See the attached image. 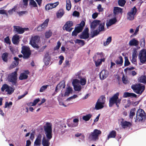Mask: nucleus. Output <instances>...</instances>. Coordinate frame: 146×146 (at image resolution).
Returning <instances> with one entry per match:
<instances>
[{
  "instance_id": "obj_61",
  "label": "nucleus",
  "mask_w": 146,
  "mask_h": 146,
  "mask_svg": "<svg viewBox=\"0 0 146 146\" xmlns=\"http://www.w3.org/2000/svg\"><path fill=\"white\" fill-rule=\"evenodd\" d=\"M137 50L136 49H134L132 53V57L137 58Z\"/></svg>"
},
{
  "instance_id": "obj_46",
  "label": "nucleus",
  "mask_w": 146,
  "mask_h": 146,
  "mask_svg": "<svg viewBox=\"0 0 146 146\" xmlns=\"http://www.w3.org/2000/svg\"><path fill=\"white\" fill-rule=\"evenodd\" d=\"M29 5L34 7H37L36 3L34 0H30Z\"/></svg>"
},
{
  "instance_id": "obj_16",
  "label": "nucleus",
  "mask_w": 146,
  "mask_h": 146,
  "mask_svg": "<svg viewBox=\"0 0 146 146\" xmlns=\"http://www.w3.org/2000/svg\"><path fill=\"white\" fill-rule=\"evenodd\" d=\"M59 4V2L57 1L54 3H49L47 4L45 7V9L49 10L52 8L56 7Z\"/></svg>"
},
{
  "instance_id": "obj_45",
  "label": "nucleus",
  "mask_w": 146,
  "mask_h": 146,
  "mask_svg": "<svg viewBox=\"0 0 146 146\" xmlns=\"http://www.w3.org/2000/svg\"><path fill=\"white\" fill-rule=\"evenodd\" d=\"M49 20L48 19H46L43 23L41 25L43 28L44 29L47 26L48 23L49 22Z\"/></svg>"
},
{
  "instance_id": "obj_4",
  "label": "nucleus",
  "mask_w": 146,
  "mask_h": 146,
  "mask_svg": "<svg viewBox=\"0 0 146 146\" xmlns=\"http://www.w3.org/2000/svg\"><path fill=\"white\" fill-rule=\"evenodd\" d=\"M101 131L98 129H95L91 132L89 136V139L90 140L96 141L99 139V137L101 134Z\"/></svg>"
},
{
  "instance_id": "obj_28",
  "label": "nucleus",
  "mask_w": 146,
  "mask_h": 146,
  "mask_svg": "<svg viewBox=\"0 0 146 146\" xmlns=\"http://www.w3.org/2000/svg\"><path fill=\"white\" fill-rule=\"evenodd\" d=\"M64 13L63 9H60L58 10L56 13V16L58 18H61L63 15Z\"/></svg>"
},
{
  "instance_id": "obj_39",
  "label": "nucleus",
  "mask_w": 146,
  "mask_h": 146,
  "mask_svg": "<svg viewBox=\"0 0 146 146\" xmlns=\"http://www.w3.org/2000/svg\"><path fill=\"white\" fill-rule=\"evenodd\" d=\"M135 108H132L131 110L129 115L130 118L131 119L133 118V117L135 115Z\"/></svg>"
},
{
  "instance_id": "obj_42",
  "label": "nucleus",
  "mask_w": 146,
  "mask_h": 146,
  "mask_svg": "<svg viewBox=\"0 0 146 146\" xmlns=\"http://www.w3.org/2000/svg\"><path fill=\"white\" fill-rule=\"evenodd\" d=\"M105 61L104 58H102L100 59H98L97 61H95V65L96 66H98L100 65L102 62H104Z\"/></svg>"
},
{
  "instance_id": "obj_27",
  "label": "nucleus",
  "mask_w": 146,
  "mask_h": 146,
  "mask_svg": "<svg viewBox=\"0 0 146 146\" xmlns=\"http://www.w3.org/2000/svg\"><path fill=\"white\" fill-rule=\"evenodd\" d=\"M59 75L58 73L53 76L51 80L52 82L54 83L59 79Z\"/></svg>"
},
{
  "instance_id": "obj_31",
  "label": "nucleus",
  "mask_w": 146,
  "mask_h": 146,
  "mask_svg": "<svg viewBox=\"0 0 146 146\" xmlns=\"http://www.w3.org/2000/svg\"><path fill=\"white\" fill-rule=\"evenodd\" d=\"M116 135V132L115 131L113 130L111 131L108 136V139L110 138H115Z\"/></svg>"
},
{
  "instance_id": "obj_14",
  "label": "nucleus",
  "mask_w": 146,
  "mask_h": 146,
  "mask_svg": "<svg viewBox=\"0 0 146 146\" xmlns=\"http://www.w3.org/2000/svg\"><path fill=\"white\" fill-rule=\"evenodd\" d=\"M109 72L106 70H103L100 73V79L103 80L106 79L108 76Z\"/></svg>"
},
{
  "instance_id": "obj_9",
  "label": "nucleus",
  "mask_w": 146,
  "mask_h": 146,
  "mask_svg": "<svg viewBox=\"0 0 146 146\" xmlns=\"http://www.w3.org/2000/svg\"><path fill=\"white\" fill-rule=\"evenodd\" d=\"M138 58L141 63L142 64L146 62V50L142 49L140 50L138 56Z\"/></svg>"
},
{
  "instance_id": "obj_17",
  "label": "nucleus",
  "mask_w": 146,
  "mask_h": 146,
  "mask_svg": "<svg viewBox=\"0 0 146 146\" xmlns=\"http://www.w3.org/2000/svg\"><path fill=\"white\" fill-rule=\"evenodd\" d=\"M88 31V28H86L85 29L82 33L80 35V38H81L83 39L88 38L89 37Z\"/></svg>"
},
{
  "instance_id": "obj_32",
  "label": "nucleus",
  "mask_w": 146,
  "mask_h": 146,
  "mask_svg": "<svg viewBox=\"0 0 146 146\" xmlns=\"http://www.w3.org/2000/svg\"><path fill=\"white\" fill-rule=\"evenodd\" d=\"M92 116V115L91 114H88L82 117L83 119L85 121H89Z\"/></svg>"
},
{
  "instance_id": "obj_36",
  "label": "nucleus",
  "mask_w": 146,
  "mask_h": 146,
  "mask_svg": "<svg viewBox=\"0 0 146 146\" xmlns=\"http://www.w3.org/2000/svg\"><path fill=\"white\" fill-rule=\"evenodd\" d=\"M121 12L122 9L121 8L118 7H114L113 12L115 14L121 13Z\"/></svg>"
},
{
  "instance_id": "obj_38",
  "label": "nucleus",
  "mask_w": 146,
  "mask_h": 146,
  "mask_svg": "<svg viewBox=\"0 0 146 146\" xmlns=\"http://www.w3.org/2000/svg\"><path fill=\"white\" fill-rule=\"evenodd\" d=\"M105 97L104 96H102L100 97L98 100L97 102L99 103L102 104L104 105H105Z\"/></svg>"
},
{
  "instance_id": "obj_11",
  "label": "nucleus",
  "mask_w": 146,
  "mask_h": 146,
  "mask_svg": "<svg viewBox=\"0 0 146 146\" xmlns=\"http://www.w3.org/2000/svg\"><path fill=\"white\" fill-rule=\"evenodd\" d=\"M79 83L80 81L77 79H75L73 81L72 83L76 91L79 92L82 89L81 86L79 84Z\"/></svg>"
},
{
  "instance_id": "obj_19",
  "label": "nucleus",
  "mask_w": 146,
  "mask_h": 146,
  "mask_svg": "<svg viewBox=\"0 0 146 146\" xmlns=\"http://www.w3.org/2000/svg\"><path fill=\"white\" fill-rule=\"evenodd\" d=\"M65 85L64 81L63 80L58 84L55 89V92H57L59 90L62 88H64L65 87Z\"/></svg>"
},
{
  "instance_id": "obj_55",
  "label": "nucleus",
  "mask_w": 146,
  "mask_h": 146,
  "mask_svg": "<svg viewBox=\"0 0 146 146\" xmlns=\"http://www.w3.org/2000/svg\"><path fill=\"white\" fill-rule=\"evenodd\" d=\"M125 66H128L130 64V62H129L127 57H125Z\"/></svg>"
},
{
  "instance_id": "obj_30",
  "label": "nucleus",
  "mask_w": 146,
  "mask_h": 146,
  "mask_svg": "<svg viewBox=\"0 0 146 146\" xmlns=\"http://www.w3.org/2000/svg\"><path fill=\"white\" fill-rule=\"evenodd\" d=\"M139 82L145 84L146 82V77L145 76L143 75L138 79Z\"/></svg>"
},
{
  "instance_id": "obj_26",
  "label": "nucleus",
  "mask_w": 146,
  "mask_h": 146,
  "mask_svg": "<svg viewBox=\"0 0 146 146\" xmlns=\"http://www.w3.org/2000/svg\"><path fill=\"white\" fill-rule=\"evenodd\" d=\"M123 98H127L129 97L136 98L137 95L133 93L125 92L123 94Z\"/></svg>"
},
{
  "instance_id": "obj_52",
  "label": "nucleus",
  "mask_w": 146,
  "mask_h": 146,
  "mask_svg": "<svg viewBox=\"0 0 146 146\" xmlns=\"http://www.w3.org/2000/svg\"><path fill=\"white\" fill-rule=\"evenodd\" d=\"M80 82L82 86L85 85L86 83V80L85 78H81L80 79Z\"/></svg>"
},
{
  "instance_id": "obj_49",
  "label": "nucleus",
  "mask_w": 146,
  "mask_h": 146,
  "mask_svg": "<svg viewBox=\"0 0 146 146\" xmlns=\"http://www.w3.org/2000/svg\"><path fill=\"white\" fill-rule=\"evenodd\" d=\"M52 34V32L50 30H49L45 33V37L47 38H48L51 36Z\"/></svg>"
},
{
  "instance_id": "obj_2",
  "label": "nucleus",
  "mask_w": 146,
  "mask_h": 146,
  "mask_svg": "<svg viewBox=\"0 0 146 146\" xmlns=\"http://www.w3.org/2000/svg\"><path fill=\"white\" fill-rule=\"evenodd\" d=\"M119 96V93H117L110 99L109 104L110 107L112 106L114 104H115L117 107H119L121 99L118 98Z\"/></svg>"
},
{
  "instance_id": "obj_29",
  "label": "nucleus",
  "mask_w": 146,
  "mask_h": 146,
  "mask_svg": "<svg viewBox=\"0 0 146 146\" xmlns=\"http://www.w3.org/2000/svg\"><path fill=\"white\" fill-rule=\"evenodd\" d=\"M72 90V88L68 87L66 89V91L64 94V96H68L69 94L71 93Z\"/></svg>"
},
{
  "instance_id": "obj_3",
  "label": "nucleus",
  "mask_w": 146,
  "mask_h": 146,
  "mask_svg": "<svg viewBox=\"0 0 146 146\" xmlns=\"http://www.w3.org/2000/svg\"><path fill=\"white\" fill-rule=\"evenodd\" d=\"M146 117V114L144 110L142 109H139L136 113V117L134 118L135 122L143 121Z\"/></svg>"
},
{
  "instance_id": "obj_25",
  "label": "nucleus",
  "mask_w": 146,
  "mask_h": 146,
  "mask_svg": "<svg viewBox=\"0 0 146 146\" xmlns=\"http://www.w3.org/2000/svg\"><path fill=\"white\" fill-rule=\"evenodd\" d=\"M50 61V58L49 54L47 53L45 54L44 58V62L45 64L46 65H48L49 64Z\"/></svg>"
},
{
  "instance_id": "obj_8",
  "label": "nucleus",
  "mask_w": 146,
  "mask_h": 146,
  "mask_svg": "<svg viewBox=\"0 0 146 146\" xmlns=\"http://www.w3.org/2000/svg\"><path fill=\"white\" fill-rule=\"evenodd\" d=\"M17 76L16 71L13 72L9 75L8 80L9 82H11L13 85H15L17 82Z\"/></svg>"
},
{
  "instance_id": "obj_58",
  "label": "nucleus",
  "mask_w": 146,
  "mask_h": 146,
  "mask_svg": "<svg viewBox=\"0 0 146 146\" xmlns=\"http://www.w3.org/2000/svg\"><path fill=\"white\" fill-rule=\"evenodd\" d=\"M93 31V36H95L97 35L98 34H99V32H100L99 30L97 29L94 31V30H92Z\"/></svg>"
},
{
  "instance_id": "obj_59",
  "label": "nucleus",
  "mask_w": 146,
  "mask_h": 146,
  "mask_svg": "<svg viewBox=\"0 0 146 146\" xmlns=\"http://www.w3.org/2000/svg\"><path fill=\"white\" fill-rule=\"evenodd\" d=\"M4 40L5 42H6L7 44H10L11 41L8 36H7L6 38H5Z\"/></svg>"
},
{
  "instance_id": "obj_6",
  "label": "nucleus",
  "mask_w": 146,
  "mask_h": 146,
  "mask_svg": "<svg viewBox=\"0 0 146 146\" xmlns=\"http://www.w3.org/2000/svg\"><path fill=\"white\" fill-rule=\"evenodd\" d=\"M85 25V23L83 21H82L80 24L77 25L75 28V30L72 33V36H76L83 29V27Z\"/></svg>"
},
{
  "instance_id": "obj_62",
  "label": "nucleus",
  "mask_w": 146,
  "mask_h": 146,
  "mask_svg": "<svg viewBox=\"0 0 146 146\" xmlns=\"http://www.w3.org/2000/svg\"><path fill=\"white\" fill-rule=\"evenodd\" d=\"M137 58H135L132 57V59L131 60L132 62L134 64H137Z\"/></svg>"
},
{
  "instance_id": "obj_35",
  "label": "nucleus",
  "mask_w": 146,
  "mask_h": 146,
  "mask_svg": "<svg viewBox=\"0 0 146 146\" xmlns=\"http://www.w3.org/2000/svg\"><path fill=\"white\" fill-rule=\"evenodd\" d=\"M104 105L97 102L95 106V108L97 110H99L103 108L104 107Z\"/></svg>"
},
{
  "instance_id": "obj_1",
  "label": "nucleus",
  "mask_w": 146,
  "mask_h": 146,
  "mask_svg": "<svg viewBox=\"0 0 146 146\" xmlns=\"http://www.w3.org/2000/svg\"><path fill=\"white\" fill-rule=\"evenodd\" d=\"M44 128L45 133L48 139L44 137L42 141V144L43 146H49V141L52 136L51 125L50 123H47Z\"/></svg>"
},
{
  "instance_id": "obj_22",
  "label": "nucleus",
  "mask_w": 146,
  "mask_h": 146,
  "mask_svg": "<svg viewBox=\"0 0 146 146\" xmlns=\"http://www.w3.org/2000/svg\"><path fill=\"white\" fill-rule=\"evenodd\" d=\"M42 136L41 134L38 135L36 139L35 142V146H39L41 144V138Z\"/></svg>"
},
{
  "instance_id": "obj_33",
  "label": "nucleus",
  "mask_w": 146,
  "mask_h": 146,
  "mask_svg": "<svg viewBox=\"0 0 146 146\" xmlns=\"http://www.w3.org/2000/svg\"><path fill=\"white\" fill-rule=\"evenodd\" d=\"M115 62L117 64L122 65L123 63V60L121 56H119L118 58L116 60Z\"/></svg>"
},
{
  "instance_id": "obj_10",
  "label": "nucleus",
  "mask_w": 146,
  "mask_h": 146,
  "mask_svg": "<svg viewBox=\"0 0 146 146\" xmlns=\"http://www.w3.org/2000/svg\"><path fill=\"white\" fill-rule=\"evenodd\" d=\"M137 11V9L135 7L132 8L130 11L127 13V18L129 20H132L134 18V16Z\"/></svg>"
},
{
  "instance_id": "obj_7",
  "label": "nucleus",
  "mask_w": 146,
  "mask_h": 146,
  "mask_svg": "<svg viewBox=\"0 0 146 146\" xmlns=\"http://www.w3.org/2000/svg\"><path fill=\"white\" fill-rule=\"evenodd\" d=\"M39 40V38L38 36H33L31 38L30 43L33 48L38 49L39 46L37 45V43Z\"/></svg>"
},
{
  "instance_id": "obj_43",
  "label": "nucleus",
  "mask_w": 146,
  "mask_h": 146,
  "mask_svg": "<svg viewBox=\"0 0 146 146\" xmlns=\"http://www.w3.org/2000/svg\"><path fill=\"white\" fill-rule=\"evenodd\" d=\"M61 45V43L60 41H58L57 43V44L56 46L54 48V50L56 51V53H58V50L60 48Z\"/></svg>"
},
{
  "instance_id": "obj_13",
  "label": "nucleus",
  "mask_w": 146,
  "mask_h": 146,
  "mask_svg": "<svg viewBox=\"0 0 146 146\" xmlns=\"http://www.w3.org/2000/svg\"><path fill=\"white\" fill-rule=\"evenodd\" d=\"M14 31L19 34L23 33L25 31H29V29L28 28H22L17 26H14Z\"/></svg>"
},
{
  "instance_id": "obj_12",
  "label": "nucleus",
  "mask_w": 146,
  "mask_h": 146,
  "mask_svg": "<svg viewBox=\"0 0 146 146\" xmlns=\"http://www.w3.org/2000/svg\"><path fill=\"white\" fill-rule=\"evenodd\" d=\"M21 51L22 53L23 54V58H28L31 54L29 48L26 46H23Z\"/></svg>"
},
{
  "instance_id": "obj_60",
  "label": "nucleus",
  "mask_w": 146,
  "mask_h": 146,
  "mask_svg": "<svg viewBox=\"0 0 146 146\" xmlns=\"http://www.w3.org/2000/svg\"><path fill=\"white\" fill-rule=\"evenodd\" d=\"M122 80L123 82L125 84H126L127 83L128 81L127 79L125 77V76L123 75L122 78Z\"/></svg>"
},
{
  "instance_id": "obj_20",
  "label": "nucleus",
  "mask_w": 146,
  "mask_h": 146,
  "mask_svg": "<svg viewBox=\"0 0 146 146\" xmlns=\"http://www.w3.org/2000/svg\"><path fill=\"white\" fill-rule=\"evenodd\" d=\"M21 36L16 35H14L12 38V41L14 44H17L20 41V39L21 38Z\"/></svg>"
},
{
  "instance_id": "obj_21",
  "label": "nucleus",
  "mask_w": 146,
  "mask_h": 146,
  "mask_svg": "<svg viewBox=\"0 0 146 146\" xmlns=\"http://www.w3.org/2000/svg\"><path fill=\"white\" fill-rule=\"evenodd\" d=\"M100 23V21L98 20H94L91 23L90 27L92 30H94L97 26Z\"/></svg>"
},
{
  "instance_id": "obj_56",
  "label": "nucleus",
  "mask_w": 146,
  "mask_h": 146,
  "mask_svg": "<svg viewBox=\"0 0 146 146\" xmlns=\"http://www.w3.org/2000/svg\"><path fill=\"white\" fill-rule=\"evenodd\" d=\"M17 7L16 6H15L14 7L12 8V9H11L9 11H8V12L10 14H12L14 12H15L16 9V8Z\"/></svg>"
},
{
  "instance_id": "obj_64",
  "label": "nucleus",
  "mask_w": 146,
  "mask_h": 146,
  "mask_svg": "<svg viewBox=\"0 0 146 146\" xmlns=\"http://www.w3.org/2000/svg\"><path fill=\"white\" fill-rule=\"evenodd\" d=\"M12 104V102H10L9 103H8V102H7L5 103V108H7L9 106H11Z\"/></svg>"
},
{
  "instance_id": "obj_41",
  "label": "nucleus",
  "mask_w": 146,
  "mask_h": 146,
  "mask_svg": "<svg viewBox=\"0 0 146 146\" xmlns=\"http://www.w3.org/2000/svg\"><path fill=\"white\" fill-rule=\"evenodd\" d=\"M71 7V5L70 0H66V8L67 10L69 11L70 10Z\"/></svg>"
},
{
  "instance_id": "obj_40",
  "label": "nucleus",
  "mask_w": 146,
  "mask_h": 146,
  "mask_svg": "<svg viewBox=\"0 0 146 146\" xmlns=\"http://www.w3.org/2000/svg\"><path fill=\"white\" fill-rule=\"evenodd\" d=\"M28 78V76L25 73H21L19 77V79L20 80L26 79Z\"/></svg>"
},
{
  "instance_id": "obj_44",
  "label": "nucleus",
  "mask_w": 146,
  "mask_h": 146,
  "mask_svg": "<svg viewBox=\"0 0 146 146\" xmlns=\"http://www.w3.org/2000/svg\"><path fill=\"white\" fill-rule=\"evenodd\" d=\"M14 89L10 86H9L7 90H6V92L9 94H11L14 92Z\"/></svg>"
},
{
  "instance_id": "obj_15",
  "label": "nucleus",
  "mask_w": 146,
  "mask_h": 146,
  "mask_svg": "<svg viewBox=\"0 0 146 146\" xmlns=\"http://www.w3.org/2000/svg\"><path fill=\"white\" fill-rule=\"evenodd\" d=\"M73 25V23L72 21H68L64 25V27L66 31L70 32L73 29V28L71 27Z\"/></svg>"
},
{
  "instance_id": "obj_37",
  "label": "nucleus",
  "mask_w": 146,
  "mask_h": 146,
  "mask_svg": "<svg viewBox=\"0 0 146 146\" xmlns=\"http://www.w3.org/2000/svg\"><path fill=\"white\" fill-rule=\"evenodd\" d=\"M99 26L98 27V30L100 31H104V26L105 23H102L100 21V23L99 25Z\"/></svg>"
},
{
  "instance_id": "obj_18",
  "label": "nucleus",
  "mask_w": 146,
  "mask_h": 146,
  "mask_svg": "<svg viewBox=\"0 0 146 146\" xmlns=\"http://www.w3.org/2000/svg\"><path fill=\"white\" fill-rule=\"evenodd\" d=\"M120 120L121 125L123 128H125L131 126L130 122L124 121L123 119H121Z\"/></svg>"
},
{
  "instance_id": "obj_24",
  "label": "nucleus",
  "mask_w": 146,
  "mask_h": 146,
  "mask_svg": "<svg viewBox=\"0 0 146 146\" xmlns=\"http://www.w3.org/2000/svg\"><path fill=\"white\" fill-rule=\"evenodd\" d=\"M117 21V20L115 18H113L109 20L106 23V25L108 28V27L111 26L112 25L115 24Z\"/></svg>"
},
{
  "instance_id": "obj_51",
  "label": "nucleus",
  "mask_w": 146,
  "mask_h": 146,
  "mask_svg": "<svg viewBox=\"0 0 146 146\" xmlns=\"http://www.w3.org/2000/svg\"><path fill=\"white\" fill-rule=\"evenodd\" d=\"M9 86L6 84H4L2 87L1 90L2 91L4 92L5 90L6 92V90H7Z\"/></svg>"
},
{
  "instance_id": "obj_53",
  "label": "nucleus",
  "mask_w": 146,
  "mask_h": 146,
  "mask_svg": "<svg viewBox=\"0 0 146 146\" xmlns=\"http://www.w3.org/2000/svg\"><path fill=\"white\" fill-rule=\"evenodd\" d=\"M126 1L124 0H119L118 2L119 5L121 6H123L125 4Z\"/></svg>"
},
{
  "instance_id": "obj_5",
  "label": "nucleus",
  "mask_w": 146,
  "mask_h": 146,
  "mask_svg": "<svg viewBox=\"0 0 146 146\" xmlns=\"http://www.w3.org/2000/svg\"><path fill=\"white\" fill-rule=\"evenodd\" d=\"M131 88L137 94H141L145 89V86L143 84H139L132 85Z\"/></svg>"
},
{
  "instance_id": "obj_23",
  "label": "nucleus",
  "mask_w": 146,
  "mask_h": 146,
  "mask_svg": "<svg viewBox=\"0 0 146 146\" xmlns=\"http://www.w3.org/2000/svg\"><path fill=\"white\" fill-rule=\"evenodd\" d=\"M139 41L135 38H133L130 40L129 44L131 46H137L139 44Z\"/></svg>"
},
{
  "instance_id": "obj_50",
  "label": "nucleus",
  "mask_w": 146,
  "mask_h": 146,
  "mask_svg": "<svg viewBox=\"0 0 146 146\" xmlns=\"http://www.w3.org/2000/svg\"><path fill=\"white\" fill-rule=\"evenodd\" d=\"M111 41V37H109L107 39L106 42H104V45L106 46L108 45Z\"/></svg>"
},
{
  "instance_id": "obj_34",
  "label": "nucleus",
  "mask_w": 146,
  "mask_h": 146,
  "mask_svg": "<svg viewBox=\"0 0 146 146\" xmlns=\"http://www.w3.org/2000/svg\"><path fill=\"white\" fill-rule=\"evenodd\" d=\"M14 59L15 60V61H14L12 64V68H14L16 67L19 64L18 60L19 59L18 58L15 57L14 58Z\"/></svg>"
},
{
  "instance_id": "obj_47",
  "label": "nucleus",
  "mask_w": 146,
  "mask_h": 146,
  "mask_svg": "<svg viewBox=\"0 0 146 146\" xmlns=\"http://www.w3.org/2000/svg\"><path fill=\"white\" fill-rule=\"evenodd\" d=\"M75 42L76 43L79 44L80 45L82 46H83L85 44L84 41L82 40L77 39Z\"/></svg>"
},
{
  "instance_id": "obj_48",
  "label": "nucleus",
  "mask_w": 146,
  "mask_h": 146,
  "mask_svg": "<svg viewBox=\"0 0 146 146\" xmlns=\"http://www.w3.org/2000/svg\"><path fill=\"white\" fill-rule=\"evenodd\" d=\"M8 56V54L7 53H4L2 54V57L4 61L6 62L7 61Z\"/></svg>"
},
{
  "instance_id": "obj_54",
  "label": "nucleus",
  "mask_w": 146,
  "mask_h": 146,
  "mask_svg": "<svg viewBox=\"0 0 146 146\" xmlns=\"http://www.w3.org/2000/svg\"><path fill=\"white\" fill-rule=\"evenodd\" d=\"M48 86H49L47 85L42 86L40 89V92H44Z\"/></svg>"
},
{
  "instance_id": "obj_57",
  "label": "nucleus",
  "mask_w": 146,
  "mask_h": 146,
  "mask_svg": "<svg viewBox=\"0 0 146 146\" xmlns=\"http://www.w3.org/2000/svg\"><path fill=\"white\" fill-rule=\"evenodd\" d=\"M81 71H80L78 72L77 73H76L75 74V78H78L79 79H80L81 78Z\"/></svg>"
},
{
  "instance_id": "obj_63",
  "label": "nucleus",
  "mask_w": 146,
  "mask_h": 146,
  "mask_svg": "<svg viewBox=\"0 0 146 146\" xmlns=\"http://www.w3.org/2000/svg\"><path fill=\"white\" fill-rule=\"evenodd\" d=\"M59 58L60 59V60L59 62V65H60L62 64V61L64 60V57L62 56H60L59 57Z\"/></svg>"
}]
</instances>
